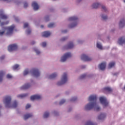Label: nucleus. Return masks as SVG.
I'll return each instance as SVG.
<instances>
[{
	"instance_id": "obj_7",
	"label": "nucleus",
	"mask_w": 125,
	"mask_h": 125,
	"mask_svg": "<svg viewBox=\"0 0 125 125\" xmlns=\"http://www.w3.org/2000/svg\"><path fill=\"white\" fill-rule=\"evenodd\" d=\"M100 101L101 104H103V105H104V107H107V106H108V104H109V103L107 102V99L104 97L100 98Z\"/></svg>"
},
{
	"instance_id": "obj_31",
	"label": "nucleus",
	"mask_w": 125,
	"mask_h": 125,
	"mask_svg": "<svg viewBox=\"0 0 125 125\" xmlns=\"http://www.w3.org/2000/svg\"><path fill=\"white\" fill-rule=\"evenodd\" d=\"M19 67V65L18 64H16L13 66V70H17Z\"/></svg>"
},
{
	"instance_id": "obj_24",
	"label": "nucleus",
	"mask_w": 125,
	"mask_h": 125,
	"mask_svg": "<svg viewBox=\"0 0 125 125\" xmlns=\"http://www.w3.org/2000/svg\"><path fill=\"white\" fill-rule=\"evenodd\" d=\"M99 6H100V4L98 3H94L92 5V7L93 8H98V7H99Z\"/></svg>"
},
{
	"instance_id": "obj_9",
	"label": "nucleus",
	"mask_w": 125,
	"mask_h": 125,
	"mask_svg": "<svg viewBox=\"0 0 125 125\" xmlns=\"http://www.w3.org/2000/svg\"><path fill=\"white\" fill-rule=\"evenodd\" d=\"M18 48V46H17V45L16 44H13L12 45H9L8 47V50L10 52H11V51H13L14 50H16Z\"/></svg>"
},
{
	"instance_id": "obj_35",
	"label": "nucleus",
	"mask_w": 125,
	"mask_h": 125,
	"mask_svg": "<svg viewBox=\"0 0 125 125\" xmlns=\"http://www.w3.org/2000/svg\"><path fill=\"white\" fill-rule=\"evenodd\" d=\"M77 98L76 97H72L71 99H70V101L71 102H74L77 100Z\"/></svg>"
},
{
	"instance_id": "obj_44",
	"label": "nucleus",
	"mask_w": 125,
	"mask_h": 125,
	"mask_svg": "<svg viewBox=\"0 0 125 125\" xmlns=\"http://www.w3.org/2000/svg\"><path fill=\"white\" fill-rule=\"evenodd\" d=\"M7 79H11L12 78V76L10 74H7L6 76Z\"/></svg>"
},
{
	"instance_id": "obj_19",
	"label": "nucleus",
	"mask_w": 125,
	"mask_h": 125,
	"mask_svg": "<svg viewBox=\"0 0 125 125\" xmlns=\"http://www.w3.org/2000/svg\"><path fill=\"white\" fill-rule=\"evenodd\" d=\"M30 86H31V85L29 83L25 84L23 86L21 87V89H28Z\"/></svg>"
},
{
	"instance_id": "obj_36",
	"label": "nucleus",
	"mask_w": 125,
	"mask_h": 125,
	"mask_svg": "<svg viewBox=\"0 0 125 125\" xmlns=\"http://www.w3.org/2000/svg\"><path fill=\"white\" fill-rule=\"evenodd\" d=\"M31 29L29 28L28 29H27L26 30L27 35H30V34H31Z\"/></svg>"
},
{
	"instance_id": "obj_5",
	"label": "nucleus",
	"mask_w": 125,
	"mask_h": 125,
	"mask_svg": "<svg viewBox=\"0 0 125 125\" xmlns=\"http://www.w3.org/2000/svg\"><path fill=\"white\" fill-rule=\"evenodd\" d=\"M15 28V25H12L10 26L5 28V29L7 30L6 35L7 36H10V35H12V33H13V30H14Z\"/></svg>"
},
{
	"instance_id": "obj_51",
	"label": "nucleus",
	"mask_w": 125,
	"mask_h": 125,
	"mask_svg": "<svg viewBox=\"0 0 125 125\" xmlns=\"http://www.w3.org/2000/svg\"><path fill=\"white\" fill-rule=\"evenodd\" d=\"M67 32V30H65L62 31V33H65Z\"/></svg>"
},
{
	"instance_id": "obj_8",
	"label": "nucleus",
	"mask_w": 125,
	"mask_h": 125,
	"mask_svg": "<svg viewBox=\"0 0 125 125\" xmlns=\"http://www.w3.org/2000/svg\"><path fill=\"white\" fill-rule=\"evenodd\" d=\"M30 73H31V74L35 77H39L41 75V73L39 71V69L37 68H33L30 71Z\"/></svg>"
},
{
	"instance_id": "obj_49",
	"label": "nucleus",
	"mask_w": 125,
	"mask_h": 125,
	"mask_svg": "<svg viewBox=\"0 0 125 125\" xmlns=\"http://www.w3.org/2000/svg\"><path fill=\"white\" fill-rule=\"evenodd\" d=\"M0 60H3V59H4V56H2L0 58Z\"/></svg>"
},
{
	"instance_id": "obj_11",
	"label": "nucleus",
	"mask_w": 125,
	"mask_h": 125,
	"mask_svg": "<svg viewBox=\"0 0 125 125\" xmlns=\"http://www.w3.org/2000/svg\"><path fill=\"white\" fill-rule=\"evenodd\" d=\"M42 98V96L39 95H33L31 97L30 99L32 101H34V100H39V99H41Z\"/></svg>"
},
{
	"instance_id": "obj_37",
	"label": "nucleus",
	"mask_w": 125,
	"mask_h": 125,
	"mask_svg": "<svg viewBox=\"0 0 125 125\" xmlns=\"http://www.w3.org/2000/svg\"><path fill=\"white\" fill-rule=\"evenodd\" d=\"M65 102H66V101L65 100H62L60 102V105H62V104H64Z\"/></svg>"
},
{
	"instance_id": "obj_29",
	"label": "nucleus",
	"mask_w": 125,
	"mask_h": 125,
	"mask_svg": "<svg viewBox=\"0 0 125 125\" xmlns=\"http://www.w3.org/2000/svg\"><path fill=\"white\" fill-rule=\"evenodd\" d=\"M29 73V70H28V69H25L23 72V75L27 76V75H28Z\"/></svg>"
},
{
	"instance_id": "obj_30",
	"label": "nucleus",
	"mask_w": 125,
	"mask_h": 125,
	"mask_svg": "<svg viewBox=\"0 0 125 125\" xmlns=\"http://www.w3.org/2000/svg\"><path fill=\"white\" fill-rule=\"evenodd\" d=\"M54 25H55L54 23H51L48 25V28H53V27H54Z\"/></svg>"
},
{
	"instance_id": "obj_56",
	"label": "nucleus",
	"mask_w": 125,
	"mask_h": 125,
	"mask_svg": "<svg viewBox=\"0 0 125 125\" xmlns=\"http://www.w3.org/2000/svg\"><path fill=\"white\" fill-rule=\"evenodd\" d=\"M83 68H85V66H83Z\"/></svg>"
},
{
	"instance_id": "obj_52",
	"label": "nucleus",
	"mask_w": 125,
	"mask_h": 125,
	"mask_svg": "<svg viewBox=\"0 0 125 125\" xmlns=\"http://www.w3.org/2000/svg\"><path fill=\"white\" fill-rule=\"evenodd\" d=\"M31 44H35L36 43V42H35L34 41H33L32 42H31Z\"/></svg>"
},
{
	"instance_id": "obj_15",
	"label": "nucleus",
	"mask_w": 125,
	"mask_h": 125,
	"mask_svg": "<svg viewBox=\"0 0 125 125\" xmlns=\"http://www.w3.org/2000/svg\"><path fill=\"white\" fill-rule=\"evenodd\" d=\"M99 68L102 71L105 70L106 68V62H102L99 65Z\"/></svg>"
},
{
	"instance_id": "obj_40",
	"label": "nucleus",
	"mask_w": 125,
	"mask_h": 125,
	"mask_svg": "<svg viewBox=\"0 0 125 125\" xmlns=\"http://www.w3.org/2000/svg\"><path fill=\"white\" fill-rule=\"evenodd\" d=\"M85 77H86V74H83L82 75H81L80 76V79H84V78H85Z\"/></svg>"
},
{
	"instance_id": "obj_54",
	"label": "nucleus",
	"mask_w": 125,
	"mask_h": 125,
	"mask_svg": "<svg viewBox=\"0 0 125 125\" xmlns=\"http://www.w3.org/2000/svg\"><path fill=\"white\" fill-rule=\"evenodd\" d=\"M41 28H43V25H41Z\"/></svg>"
},
{
	"instance_id": "obj_17",
	"label": "nucleus",
	"mask_w": 125,
	"mask_h": 125,
	"mask_svg": "<svg viewBox=\"0 0 125 125\" xmlns=\"http://www.w3.org/2000/svg\"><path fill=\"white\" fill-rule=\"evenodd\" d=\"M125 26V20L124 19L121 20L119 22L120 28H123Z\"/></svg>"
},
{
	"instance_id": "obj_21",
	"label": "nucleus",
	"mask_w": 125,
	"mask_h": 125,
	"mask_svg": "<svg viewBox=\"0 0 125 125\" xmlns=\"http://www.w3.org/2000/svg\"><path fill=\"white\" fill-rule=\"evenodd\" d=\"M33 117V114H27L24 116V120H28L29 118H32Z\"/></svg>"
},
{
	"instance_id": "obj_22",
	"label": "nucleus",
	"mask_w": 125,
	"mask_h": 125,
	"mask_svg": "<svg viewBox=\"0 0 125 125\" xmlns=\"http://www.w3.org/2000/svg\"><path fill=\"white\" fill-rule=\"evenodd\" d=\"M125 39H124L123 37L120 38L118 40V43L119 44H123V43H125Z\"/></svg>"
},
{
	"instance_id": "obj_34",
	"label": "nucleus",
	"mask_w": 125,
	"mask_h": 125,
	"mask_svg": "<svg viewBox=\"0 0 125 125\" xmlns=\"http://www.w3.org/2000/svg\"><path fill=\"white\" fill-rule=\"evenodd\" d=\"M34 51L35 52L37 53V54H41V51H40L37 48H34Z\"/></svg>"
},
{
	"instance_id": "obj_41",
	"label": "nucleus",
	"mask_w": 125,
	"mask_h": 125,
	"mask_svg": "<svg viewBox=\"0 0 125 125\" xmlns=\"http://www.w3.org/2000/svg\"><path fill=\"white\" fill-rule=\"evenodd\" d=\"M67 39H68V38H67V37H63L61 39V42H65V41H66V40H67Z\"/></svg>"
},
{
	"instance_id": "obj_1",
	"label": "nucleus",
	"mask_w": 125,
	"mask_h": 125,
	"mask_svg": "<svg viewBox=\"0 0 125 125\" xmlns=\"http://www.w3.org/2000/svg\"><path fill=\"white\" fill-rule=\"evenodd\" d=\"M97 99V98L96 95H92L90 96L88 99V101L90 103L85 106V110L86 111H88L91 110V109H95L96 111H100V107L98 106L97 103H96Z\"/></svg>"
},
{
	"instance_id": "obj_55",
	"label": "nucleus",
	"mask_w": 125,
	"mask_h": 125,
	"mask_svg": "<svg viewBox=\"0 0 125 125\" xmlns=\"http://www.w3.org/2000/svg\"><path fill=\"white\" fill-rule=\"evenodd\" d=\"M54 113L55 115H56V112L55 111Z\"/></svg>"
},
{
	"instance_id": "obj_50",
	"label": "nucleus",
	"mask_w": 125,
	"mask_h": 125,
	"mask_svg": "<svg viewBox=\"0 0 125 125\" xmlns=\"http://www.w3.org/2000/svg\"><path fill=\"white\" fill-rule=\"evenodd\" d=\"M103 9H104V11H106V7L104 6H102Z\"/></svg>"
},
{
	"instance_id": "obj_20",
	"label": "nucleus",
	"mask_w": 125,
	"mask_h": 125,
	"mask_svg": "<svg viewBox=\"0 0 125 125\" xmlns=\"http://www.w3.org/2000/svg\"><path fill=\"white\" fill-rule=\"evenodd\" d=\"M0 17L1 19H7V16L3 14V12L0 11Z\"/></svg>"
},
{
	"instance_id": "obj_33",
	"label": "nucleus",
	"mask_w": 125,
	"mask_h": 125,
	"mask_svg": "<svg viewBox=\"0 0 125 125\" xmlns=\"http://www.w3.org/2000/svg\"><path fill=\"white\" fill-rule=\"evenodd\" d=\"M97 47L98 48H99V49H102V45H101L99 43H97Z\"/></svg>"
},
{
	"instance_id": "obj_46",
	"label": "nucleus",
	"mask_w": 125,
	"mask_h": 125,
	"mask_svg": "<svg viewBox=\"0 0 125 125\" xmlns=\"http://www.w3.org/2000/svg\"><path fill=\"white\" fill-rule=\"evenodd\" d=\"M45 20L46 21H49V17H48V16L45 17Z\"/></svg>"
},
{
	"instance_id": "obj_27",
	"label": "nucleus",
	"mask_w": 125,
	"mask_h": 125,
	"mask_svg": "<svg viewBox=\"0 0 125 125\" xmlns=\"http://www.w3.org/2000/svg\"><path fill=\"white\" fill-rule=\"evenodd\" d=\"M3 75H4L3 71H0V82L2 81V77H3Z\"/></svg>"
},
{
	"instance_id": "obj_53",
	"label": "nucleus",
	"mask_w": 125,
	"mask_h": 125,
	"mask_svg": "<svg viewBox=\"0 0 125 125\" xmlns=\"http://www.w3.org/2000/svg\"><path fill=\"white\" fill-rule=\"evenodd\" d=\"M15 20H16V21H17V22H18V21H19V20L17 18H15Z\"/></svg>"
},
{
	"instance_id": "obj_13",
	"label": "nucleus",
	"mask_w": 125,
	"mask_h": 125,
	"mask_svg": "<svg viewBox=\"0 0 125 125\" xmlns=\"http://www.w3.org/2000/svg\"><path fill=\"white\" fill-rule=\"evenodd\" d=\"M103 91L104 93H111L112 90V88L109 87H105L103 89Z\"/></svg>"
},
{
	"instance_id": "obj_18",
	"label": "nucleus",
	"mask_w": 125,
	"mask_h": 125,
	"mask_svg": "<svg viewBox=\"0 0 125 125\" xmlns=\"http://www.w3.org/2000/svg\"><path fill=\"white\" fill-rule=\"evenodd\" d=\"M106 118L105 113H102L98 116V120H104Z\"/></svg>"
},
{
	"instance_id": "obj_16",
	"label": "nucleus",
	"mask_w": 125,
	"mask_h": 125,
	"mask_svg": "<svg viewBox=\"0 0 125 125\" xmlns=\"http://www.w3.org/2000/svg\"><path fill=\"white\" fill-rule=\"evenodd\" d=\"M50 35H51V33H50L49 31H45L42 32V37H43L44 38H47L48 37H49Z\"/></svg>"
},
{
	"instance_id": "obj_4",
	"label": "nucleus",
	"mask_w": 125,
	"mask_h": 125,
	"mask_svg": "<svg viewBox=\"0 0 125 125\" xmlns=\"http://www.w3.org/2000/svg\"><path fill=\"white\" fill-rule=\"evenodd\" d=\"M69 21H73V22L68 25L69 28H72L76 27L77 26V22H76V20H78V17H70L68 19Z\"/></svg>"
},
{
	"instance_id": "obj_26",
	"label": "nucleus",
	"mask_w": 125,
	"mask_h": 125,
	"mask_svg": "<svg viewBox=\"0 0 125 125\" xmlns=\"http://www.w3.org/2000/svg\"><path fill=\"white\" fill-rule=\"evenodd\" d=\"M28 96V94H23L18 95V97L20 98H23L24 97H26V96Z\"/></svg>"
},
{
	"instance_id": "obj_39",
	"label": "nucleus",
	"mask_w": 125,
	"mask_h": 125,
	"mask_svg": "<svg viewBox=\"0 0 125 125\" xmlns=\"http://www.w3.org/2000/svg\"><path fill=\"white\" fill-rule=\"evenodd\" d=\"M24 28H29V23L26 22L24 24Z\"/></svg>"
},
{
	"instance_id": "obj_12",
	"label": "nucleus",
	"mask_w": 125,
	"mask_h": 125,
	"mask_svg": "<svg viewBox=\"0 0 125 125\" xmlns=\"http://www.w3.org/2000/svg\"><path fill=\"white\" fill-rule=\"evenodd\" d=\"M74 43H73V42H69L67 45L65 46L64 49H71L74 47Z\"/></svg>"
},
{
	"instance_id": "obj_10",
	"label": "nucleus",
	"mask_w": 125,
	"mask_h": 125,
	"mask_svg": "<svg viewBox=\"0 0 125 125\" xmlns=\"http://www.w3.org/2000/svg\"><path fill=\"white\" fill-rule=\"evenodd\" d=\"M82 60L83 61H91V58H89L87 55L85 54H83L81 56Z\"/></svg>"
},
{
	"instance_id": "obj_38",
	"label": "nucleus",
	"mask_w": 125,
	"mask_h": 125,
	"mask_svg": "<svg viewBox=\"0 0 125 125\" xmlns=\"http://www.w3.org/2000/svg\"><path fill=\"white\" fill-rule=\"evenodd\" d=\"M102 18H103L104 20H106L108 19V17H107V16H104L103 15H102Z\"/></svg>"
},
{
	"instance_id": "obj_48",
	"label": "nucleus",
	"mask_w": 125,
	"mask_h": 125,
	"mask_svg": "<svg viewBox=\"0 0 125 125\" xmlns=\"http://www.w3.org/2000/svg\"><path fill=\"white\" fill-rule=\"evenodd\" d=\"M4 34V31H2L0 30V36H3V34Z\"/></svg>"
},
{
	"instance_id": "obj_23",
	"label": "nucleus",
	"mask_w": 125,
	"mask_h": 125,
	"mask_svg": "<svg viewBox=\"0 0 125 125\" xmlns=\"http://www.w3.org/2000/svg\"><path fill=\"white\" fill-rule=\"evenodd\" d=\"M115 64H116L115 62H110L108 64V69H111V68H113V67L115 66Z\"/></svg>"
},
{
	"instance_id": "obj_3",
	"label": "nucleus",
	"mask_w": 125,
	"mask_h": 125,
	"mask_svg": "<svg viewBox=\"0 0 125 125\" xmlns=\"http://www.w3.org/2000/svg\"><path fill=\"white\" fill-rule=\"evenodd\" d=\"M68 81V78H67V73H64L62 75L61 81L60 82H58L57 85H62L66 83Z\"/></svg>"
},
{
	"instance_id": "obj_14",
	"label": "nucleus",
	"mask_w": 125,
	"mask_h": 125,
	"mask_svg": "<svg viewBox=\"0 0 125 125\" xmlns=\"http://www.w3.org/2000/svg\"><path fill=\"white\" fill-rule=\"evenodd\" d=\"M32 6L33 7V9H34V10H39V4H38V3H37L36 1H34L32 2Z\"/></svg>"
},
{
	"instance_id": "obj_47",
	"label": "nucleus",
	"mask_w": 125,
	"mask_h": 125,
	"mask_svg": "<svg viewBox=\"0 0 125 125\" xmlns=\"http://www.w3.org/2000/svg\"><path fill=\"white\" fill-rule=\"evenodd\" d=\"M6 24H8V21H7V22H1V26H3V25H5Z\"/></svg>"
},
{
	"instance_id": "obj_6",
	"label": "nucleus",
	"mask_w": 125,
	"mask_h": 125,
	"mask_svg": "<svg viewBox=\"0 0 125 125\" xmlns=\"http://www.w3.org/2000/svg\"><path fill=\"white\" fill-rule=\"evenodd\" d=\"M72 57V54L71 53H65L61 59V62H65L68 58H70V57Z\"/></svg>"
},
{
	"instance_id": "obj_45",
	"label": "nucleus",
	"mask_w": 125,
	"mask_h": 125,
	"mask_svg": "<svg viewBox=\"0 0 125 125\" xmlns=\"http://www.w3.org/2000/svg\"><path fill=\"white\" fill-rule=\"evenodd\" d=\"M31 107V104H27L25 107V109H29V108Z\"/></svg>"
},
{
	"instance_id": "obj_25",
	"label": "nucleus",
	"mask_w": 125,
	"mask_h": 125,
	"mask_svg": "<svg viewBox=\"0 0 125 125\" xmlns=\"http://www.w3.org/2000/svg\"><path fill=\"white\" fill-rule=\"evenodd\" d=\"M56 77H57V74L56 73H53L49 76V79H54V78H56Z\"/></svg>"
},
{
	"instance_id": "obj_32",
	"label": "nucleus",
	"mask_w": 125,
	"mask_h": 125,
	"mask_svg": "<svg viewBox=\"0 0 125 125\" xmlns=\"http://www.w3.org/2000/svg\"><path fill=\"white\" fill-rule=\"evenodd\" d=\"M85 125H94V124L91 121H87Z\"/></svg>"
},
{
	"instance_id": "obj_28",
	"label": "nucleus",
	"mask_w": 125,
	"mask_h": 125,
	"mask_svg": "<svg viewBox=\"0 0 125 125\" xmlns=\"http://www.w3.org/2000/svg\"><path fill=\"white\" fill-rule=\"evenodd\" d=\"M49 116V113L47 112H46L44 113L43 115V118H48Z\"/></svg>"
},
{
	"instance_id": "obj_57",
	"label": "nucleus",
	"mask_w": 125,
	"mask_h": 125,
	"mask_svg": "<svg viewBox=\"0 0 125 125\" xmlns=\"http://www.w3.org/2000/svg\"><path fill=\"white\" fill-rule=\"evenodd\" d=\"M124 2H125V0H124Z\"/></svg>"
},
{
	"instance_id": "obj_2",
	"label": "nucleus",
	"mask_w": 125,
	"mask_h": 125,
	"mask_svg": "<svg viewBox=\"0 0 125 125\" xmlns=\"http://www.w3.org/2000/svg\"><path fill=\"white\" fill-rule=\"evenodd\" d=\"M11 102V97L9 96H6L4 100V103L5 104V107L6 108H16L18 104L16 101H15L12 106H10V103Z\"/></svg>"
},
{
	"instance_id": "obj_42",
	"label": "nucleus",
	"mask_w": 125,
	"mask_h": 125,
	"mask_svg": "<svg viewBox=\"0 0 125 125\" xmlns=\"http://www.w3.org/2000/svg\"><path fill=\"white\" fill-rule=\"evenodd\" d=\"M42 45L43 47H45L46 46V42H43L42 43Z\"/></svg>"
},
{
	"instance_id": "obj_43",
	"label": "nucleus",
	"mask_w": 125,
	"mask_h": 125,
	"mask_svg": "<svg viewBox=\"0 0 125 125\" xmlns=\"http://www.w3.org/2000/svg\"><path fill=\"white\" fill-rule=\"evenodd\" d=\"M24 8H27V7H28V3H27V2H24Z\"/></svg>"
}]
</instances>
